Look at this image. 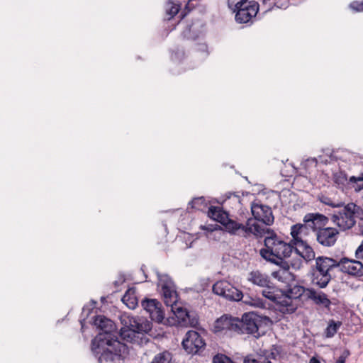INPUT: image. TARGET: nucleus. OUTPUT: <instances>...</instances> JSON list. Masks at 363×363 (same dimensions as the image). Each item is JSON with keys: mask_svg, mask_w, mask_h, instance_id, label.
Returning <instances> with one entry per match:
<instances>
[{"mask_svg": "<svg viewBox=\"0 0 363 363\" xmlns=\"http://www.w3.org/2000/svg\"><path fill=\"white\" fill-rule=\"evenodd\" d=\"M137 333L130 328V325L122 328L120 332L121 337L127 342H132L135 340Z\"/></svg>", "mask_w": 363, "mask_h": 363, "instance_id": "27", "label": "nucleus"}, {"mask_svg": "<svg viewBox=\"0 0 363 363\" xmlns=\"http://www.w3.org/2000/svg\"><path fill=\"white\" fill-rule=\"evenodd\" d=\"M271 5H272V4H269V7L268 9H267V11H268V10H270V9H271Z\"/></svg>", "mask_w": 363, "mask_h": 363, "instance_id": "46", "label": "nucleus"}, {"mask_svg": "<svg viewBox=\"0 0 363 363\" xmlns=\"http://www.w3.org/2000/svg\"><path fill=\"white\" fill-rule=\"evenodd\" d=\"M309 363H320V361L315 357H313L310 361Z\"/></svg>", "mask_w": 363, "mask_h": 363, "instance_id": "44", "label": "nucleus"}, {"mask_svg": "<svg viewBox=\"0 0 363 363\" xmlns=\"http://www.w3.org/2000/svg\"><path fill=\"white\" fill-rule=\"evenodd\" d=\"M204 201L203 197H199L193 199L189 204L191 205L192 208L200 209L201 205L203 204Z\"/></svg>", "mask_w": 363, "mask_h": 363, "instance_id": "37", "label": "nucleus"}, {"mask_svg": "<svg viewBox=\"0 0 363 363\" xmlns=\"http://www.w3.org/2000/svg\"><path fill=\"white\" fill-rule=\"evenodd\" d=\"M294 245V252L306 262H310L315 259V252L306 241H300V243Z\"/></svg>", "mask_w": 363, "mask_h": 363, "instance_id": "21", "label": "nucleus"}, {"mask_svg": "<svg viewBox=\"0 0 363 363\" xmlns=\"http://www.w3.org/2000/svg\"><path fill=\"white\" fill-rule=\"evenodd\" d=\"M308 230L310 228L306 227L305 223L292 225L291 228V235L294 244H298L300 241H306L304 239L308 233Z\"/></svg>", "mask_w": 363, "mask_h": 363, "instance_id": "23", "label": "nucleus"}, {"mask_svg": "<svg viewBox=\"0 0 363 363\" xmlns=\"http://www.w3.org/2000/svg\"><path fill=\"white\" fill-rule=\"evenodd\" d=\"M349 351H345L343 354L339 357L335 363H345L346 359L349 356Z\"/></svg>", "mask_w": 363, "mask_h": 363, "instance_id": "41", "label": "nucleus"}, {"mask_svg": "<svg viewBox=\"0 0 363 363\" xmlns=\"http://www.w3.org/2000/svg\"><path fill=\"white\" fill-rule=\"evenodd\" d=\"M247 279L260 287L269 286V284H272L268 275L258 270L251 272L248 275Z\"/></svg>", "mask_w": 363, "mask_h": 363, "instance_id": "24", "label": "nucleus"}, {"mask_svg": "<svg viewBox=\"0 0 363 363\" xmlns=\"http://www.w3.org/2000/svg\"><path fill=\"white\" fill-rule=\"evenodd\" d=\"M303 221L310 230L317 232L328 223V218L323 214L311 213L306 214Z\"/></svg>", "mask_w": 363, "mask_h": 363, "instance_id": "17", "label": "nucleus"}, {"mask_svg": "<svg viewBox=\"0 0 363 363\" xmlns=\"http://www.w3.org/2000/svg\"><path fill=\"white\" fill-rule=\"evenodd\" d=\"M130 328H133L137 333H147L152 329V323L147 319L139 316L128 317Z\"/></svg>", "mask_w": 363, "mask_h": 363, "instance_id": "20", "label": "nucleus"}, {"mask_svg": "<svg viewBox=\"0 0 363 363\" xmlns=\"http://www.w3.org/2000/svg\"><path fill=\"white\" fill-rule=\"evenodd\" d=\"M341 325V322H335L333 320H330L325 331V336L327 337H333Z\"/></svg>", "mask_w": 363, "mask_h": 363, "instance_id": "30", "label": "nucleus"}, {"mask_svg": "<svg viewBox=\"0 0 363 363\" xmlns=\"http://www.w3.org/2000/svg\"><path fill=\"white\" fill-rule=\"evenodd\" d=\"M238 333L241 334H251L255 337L261 336L262 333L259 329L262 324V317L258 315L257 313L250 312L243 314L241 319H240Z\"/></svg>", "mask_w": 363, "mask_h": 363, "instance_id": "8", "label": "nucleus"}, {"mask_svg": "<svg viewBox=\"0 0 363 363\" xmlns=\"http://www.w3.org/2000/svg\"><path fill=\"white\" fill-rule=\"evenodd\" d=\"M259 5L257 2H249L240 8L236 9L235 20L240 23H248L257 13Z\"/></svg>", "mask_w": 363, "mask_h": 363, "instance_id": "14", "label": "nucleus"}, {"mask_svg": "<svg viewBox=\"0 0 363 363\" xmlns=\"http://www.w3.org/2000/svg\"><path fill=\"white\" fill-rule=\"evenodd\" d=\"M206 343L200 334L194 330L186 333L182 341V346L185 351L191 354L199 353L204 348Z\"/></svg>", "mask_w": 363, "mask_h": 363, "instance_id": "12", "label": "nucleus"}, {"mask_svg": "<svg viewBox=\"0 0 363 363\" xmlns=\"http://www.w3.org/2000/svg\"><path fill=\"white\" fill-rule=\"evenodd\" d=\"M213 291L215 294L229 301H239L243 296L241 291L225 280L216 282L213 286Z\"/></svg>", "mask_w": 363, "mask_h": 363, "instance_id": "9", "label": "nucleus"}, {"mask_svg": "<svg viewBox=\"0 0 363 363\" xmlns=\"http://www.w3.org/2000/svg\"><path fill=\"white\" fill-rule=\"evenodd\" d=\"M245 303L249 304L252 306L259 308H266L268 307V304L267 302L259 297H250L249 301L245 300Z\"/></svg>", "mask_w": 363, "mask_h": 363, "instance_id": "31", "label": "nucleus"}, {"mask_svg": "<svg viewBox=\"0 0 363 363\" xmlns=\"http://www.w3.org/2000/svg\"><path fill=\"white\" fill-rule=\"evenodd\" d=\"M122 301L130 309H134L138 306V299L133 291L128 290L122 298Z\"/></svg>", "mask_w": 363, "mask_h": 363, "instance_id": "25", "label": "nucleus"}, {"mask_svg": "<svg viewBox=\"0 0 363 363\" xmlns=\"http://www.w3.org/2000/svg\"><path fill=\"white\" fill-rule=\"evenodd\" d=\"M321 201L325 203V205H328V206H330L331 207H333V208H338V207H341L342 206V202H337V203H335L334 201H333L330 198H328V197H325L323 198Z\"/></svg>", "mask_w": 363, "mask_h": 363, "instance_id": "36", "label": "nucleus"}, {"mask_svg": "<svg viewBox=\"0 0 363 363\" xmlns=\"http://www.w3.org/2000/svg\"><path fill=\"white\" fill-rule=\"evenodd\" d=\"M296 291V294H298L299 296L303 295L316 305L323 306L327 308H329L331 305V301L328 298V296L321 291L315 290L313 288H304L300 286H294L291 291Z\"/></svg>", "mask_w": 363, "mask_h": 363, "instance_id": "10", "label": "nucleus"}, {"mask_svg": "<svg viewBox=\"0 0 363 363\" xmlns=\"http://www.w3.org/2000/svg\"><path fill=\"white\" fill-rule=\"evenodd\" d=\"M330 219L340 230L345 231L352 228L357 220H363V209L352 202L347 204L342 203L341 207L334 211Z\"/></svg>", "mask_w": 363, "mask_h": 363, "instance_id": "4", "label": "nucleus"}, {"mask_svg": "<svg viewBox=\"0 0 363 363\" xmlns=\"http://www.w3.org/2000/svg\"><path fill=\"white\" fill-rule=\"evenodd\" d=\"M158 278V286L161 288L164 301L167 306L171 307V311L176 317L182 322H186L189 318V313L186 308L177 304V293L174 284L167 274L157 273Z\"/></svg>", "mask_w": 363, "mask_h": 363, "instance_id": "3", "label": "nucleus"}, {"mask_svg": "<svg viewBox=\"0 0 363 363\" xmlns=\"http://www.w3.org/2000/svg\"><path fill=\"white\" fill-rule=\"evenodd\" d=\"M315 260V264L311 269L312 283L321 289L325 288L332 278L330 271L339 267V262L324 256H319Z\"/></svg>", "mask_w": 363, "mask_h": 363, "instance_id": "5", "label": "nucleus"}, {"mask_svg": "<svg viewBox=\"0 0 363 363\" xmlns=\"http://www.w3.org/2000/svg\"><path fill=\"white\" fill-rule=\"evenodd\" d=\"M341 270L352 276H363V264L359 261L342 258L339 262Z\"/></svg>", "mask_w": 363, "mask_h": 363, "instance_id": "19", "label": "nucleus"}, {"mask_svg": "<svg viewBox=\"0 0 363 363\" xmlns=\"http://www.w3.org/2000/svg\"><path fill=\"white\" fill-rule=\"evenodd\" d=\"M208 216L220 223L225 230L233 235H241L248 237L253 235L256 237H262L269 229L258 224L252 218L247 219L245 224L234 220L229 214L219 206H211L208 212Z\"/></svg>", "mask_w": 363, "mask_h": 363, "instance_id": "1", "label": "nucleus"}, {"mask_svg": "<svg viewBox=\"0 0 363 363\" xmlns=\"http://www.w3.org/2000/svg\"><path fill=\"white\" fill-rule=\"evenodd\" d=\"M272 357V358H274V353L271 352L270 354H259L257 357V363H272L269 360V357Z\"/></svg>", "mask_w": 363, "mask_h": 363, "instance_id": "35", "label": "nucleus"}, {"mask_svg": "<svg viewBox=\"0 0 363 363\" xmlns=\"http://www.w3.org/2000/svg\"><path fill=\"white\" fill-rule=\"evenodd\" d=\"M94 323L97 328L101 330V333H99L92 340L93 350L104 347L106 344L112 341H118L111 334L116 330V325L111 320L104 315H97L95 317Z\"/></svg>", "mask_w": 363, "mask_h": 363, "instance_id": "6", "label": "nucleus"}, {"mask_svg": "<svg viewBox=\"0 0 363 363\" xmlns=\"http://www.w3.org/2000/svg\"><path fill=\"white\" fill-rule=\"evenodd\" d=\"M350 7L356 11H363V1H353Z\"/></svg>", "mask_w": 363, "mask_h": 363, "instance_id": "39", "label": "nucleus"}, {"mask_svg": "<svg viewBox=\"0 0 363 363\" xmlns=\"http://www.w3.org/2000/svg\"><path fill=\"white\" fill-rule=\"evenodd\" d=\"M355 256L358 259H363V241L356 250Z\"/></svg>", "mask_w": 363, "mask_h": 363, "instance_id": "40", "label": "nucleus"}, {"mask_svg": "<svg viewBox=\"0 0 363 363\" xmlns=\"http://www.w3.org/2000/svg\"><path fill=\"white\" fill-rule=\"evenodd\" d=\"M264 288L262 291V296L268 300L276 303L281 291L272 287V284Z\"/></svg>", "mask_w": 363, "mask_h": 363, "instance_id": "26", "label": "nucleus"}, {"mask_svg": "<svg viewBox=\"0 0 363 363\" xmlns=\"http://www.w3.org/2000/svg\"><path fill=\"white\" fill-rule=\"evenodd\" d=\"M349 184L356 191L363 189V174L358 176H352L349 178Z\"/></svg>", "mask_w": 363, "mask_h": 363, "instance_id": "29", "label": "nucleus"}, {"mask_svg": "<svg viewBox=\"0 0 363 363\" xmlns=\"http://www.w3.org/2000/svg\"><path fill=\"white\" fill-rule=\"evenodd\" d=\"M192 247V242L190 244V245L189 246V247Z\"/></svg>", "mask_w": 363, "mask_h": 363, "instance_id": "47", "label": "nucleus"}, {"mask_svg": "<svg viewBox=\"0 0 363 363\" xmlns=\"http://www.w3.org/2000/svg\"><path fill=\"white\" fill-rule=\"evenodd\" d=\"M268 229L269 232L265 233L269 235L264 238L265 248L260 250V255L272 263L280 264L291 257L294 252V247Z\"/></svg>", "mask_w": 363, "mask_h": 363, "instance_id": "2", "label": "nucleus"}, {"mask_svg": "<svg viewBox=\"0 0 363 363\" xmlns=\"http://www.w3.org/2000/svg\"><path fill=\"white\" fill-rule=\"evenodd\" d=\"M338 235L337 229L332 227H323L315 233L317 241L325 247L333 246L337 240Z\"/></svg>", "mask_w": 363, "mask_h": 363, "instance_id": "13", "label": "nucleus"}, {"mask_svg": "<svg viewBox=\"0 0 363 363\" xmlns=\"http://www.w3.org/2000/svg\"><path fill=\"white\" fill-rule=\"evenodd\" d=\"M281 267L272 273L273 278L282 283H288L294 279V275L289 272V265L287 262H283L279 264Z\"/></svg>", "mask_w": 363, "mask_h": 363, "instance_id": "22", "label": "nucleus"}, {"mask_svg": "<svg viewBox=\"0 0 363 363\" xmlns=\"http://www.w3.org/2000/svg\"><path fill=\"white\" fill-rule=\"evenodd\" d=\"M172 355L169 351L156 354L150 363H171Z\"/></svg>", "mask_w": 363, "mask_h": 363, "instance_id": "28", "label": "nucleus"}, {"mask_svg": "<svg viewBox=\"0 0 363 363\" xmlns=\"http://www.w3.org/2000/svg\"><path fill=\"white\" fill-rule=\"evenodd\" d=\"M251 212L255 220L264 224L265 228L274 223V217L272 208L260 202H253L251 204Z\"/></svg>", "mask_w": 363, "mask_h": 363, "instance_id": "11", "label": "nucleus"}, {"mask_svg": "<svg viewBox=\"0 0 363 363\" xmlns=\"http://www.w3.org/2000/svg\"><path fill=\"white\" fill-rule=\"evenodd\" d=\"M103 352L99 358V363H122L123 357L128 353V347L120 341H112L99 347Z\"/></svg>", "mask_w": 363, "mask_h": 363, "instance_id": "7", "label": "nucleus"}, {"mask_svg": "<svg viewBox=\"0 0 363 363\" xmlns=\"http://www.w3.org/2000/svg\"><path fill=\"white\" fill-rule=\"evenodd\" d=\"M240 319L224 315L218 318L215 323L216 331H233L238 333Z\"/></svg>", "mask_w": 363, "mask_h": 363, "instance_id": "18", "label": "nucleus"}, {"mask_svg": "<svg viewBox=\"0 0 363 363\" xmlns=\"http://www.w3.org/2000/svg\"><path fill=\"white\" fill-rule=\"evenodd\" d=\"M335 182L338 184H345L349 182V179L345 172H340L335 175Z\"/></svg>", "mask_w": 363, "mask_h": 363, "instance_id": "34", "label": "nucleus"}, {"mask_svg": "<svg viewBox=\"0 0 363 363\" xmlns=\"http://www.w3.org/2000/svg\"><path fill=\"white\" fill-rule=\"evenodd\" d=\"M294 288L290 291L291 295H286L281 292H280L279 295L276 303L279 305V310L282 313H294L297 308V305L295 303V301L300 296L298 294H296V291H291Z\"/></svg>", "mask_w": 363, "mask_h": 363, "instance_id": "15", "label": "nucleus"}, {"mask_svg": "<svg viewBox=\"0 0 363 363\" xmlns=\"http://www.w3.org/2000/svg\"><path fill=\"white\" fill-rule=\"evenodd\" d=\"M142 306L149 313L150 318L157 323H161L164 319V313L162 310V304L157 299L146 298L142 301Z\"/></svg>", "mask_w": 363, "mask_h": 363, "instance_id": "16", "label": "nucleus"}, {"mask_svg": "<svg viewBox=\"0 0 363 363\" xmlns=\"http://www.w3.org/2000/svg\"><path fill=\"white\" fill-rule=\"evenodd\" d=\"M243 363H257V357H253V355H247L244 358Z\"/></svg>", "mask_w": 363, "mask_h": 363, "instance_id": "42", "label": "nucleus"}, {"mask_svg": "<svg viewBox=\"0 0 363 363\" xmlns=\"http://www.w3.org/2000/svg\"><path fill=\"white\" fill-rule=\"evenodd\" d=\"M248 3L247 0H228V6L233 10V11H235L236 9L244 6Z\"/></svg>", "mask_w": 363, "mask_h": 363, "instance_id": "33", "label": "nucleus"}, {"mask_svg": "<svg viewBox=\"0 0 363 363\" xmlns=\"http://www.w3.org/2000/svg\"><path fill=\"white\" fill-rule=\"evenodd\" d=\"M180 9V5L174 4L172 1H169L166 6V12L167 14L169 16V20L172 18L175 15H177Z\"/></svg>", "mask_w": 363, "mask_h": 363, "instance_id": "32", "label": "nucleus"}, {"mask_svg": "<svg viewBox=\"0 0 363 363\" xmlns=\"http://www.w3.org/2000/svg\"><path fill=\"white\" fill-rule=\"evenodd\" d=\"M213 363H233L232 361L225 356H215L213 359Z\"/></svg>", "mask_w": 363, "mask_h": 363, "instance_id": "38", "label": "nucleus"}, {"mask_svg": "<svg viewBox=\"0 0 363 363\" xmlns=\"http://www.w3.org/2000/svg\"><path fill=\"white\" fill-rule=\"evenodd\" d=\"M233 199H235V201H237L238 203H240L239 197L234 196V197L233 198Z\"/></svg>", "mask_w": 363, "mask_h": 363, "instance_id": "45", "label": "nucleus"}, {"mask_svg": "<svg viewBox=\"0 0 363 363\" xmlns=\"http://www.w3.org/2000/svg\"><path fill=\"white\" fill-rule=\"evenodd\" d=\"M302 264L301 259L298 258L297 260H294L291 262V265L294 269H298L301 268Z\"/></svg>", "mask_w": 363, "mask_h": 363, "instance_id": "43", "label": "nucleus"}]
</instances>
